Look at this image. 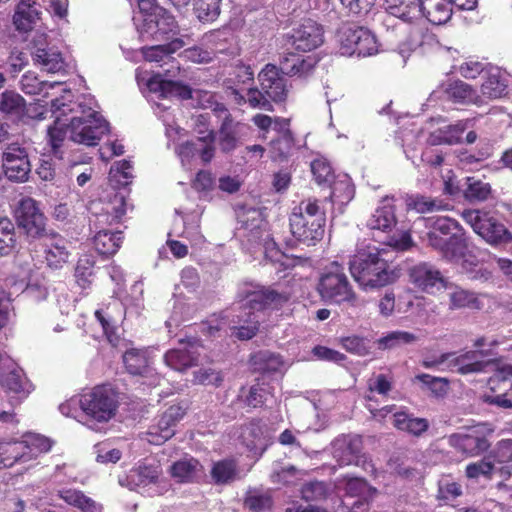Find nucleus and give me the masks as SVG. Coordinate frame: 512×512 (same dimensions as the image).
<instances>
[{"label":"nucleus","instance_id":"10","mask_svg":"<svg viewBox=\"0 0 512 512\" xmlns=\"http://www.w3.org/2000/svg\"><path fill=\"white\" fill-rule=\"evenodd\" d=\"M340 42L345 52L350 55L367 57L378 52V43L375 35L363 26L353 24L343 28Z\"/></svg>","mask_w":512,"mask_h":512},{"label":"nucleus","instance_id":"26","mask_svg":"<svg viewBox=\"0 0 512 512\" xmlns=\"http://www.w3.org/2000/svg\"><path fill=\"white\" fill-rule=\"evenodd\" d=\"M488 458L494 462L499 475L505 480L509 479L512 476V439L498 441Z\"/></svg>","mask_w":512,"mask_h":512},{"label":"nucleus","instance_id":"54","mask_svg":"<svg viewBox=\"0 0 512 512\" xmlns=\"http://www.w3.org/2000/svg\"><path fill=\"white\" fill-rule=\"evenodd\" d=\"M318 61L315 56H302L298 54L296 63L290 69L286 67V75L289 77L306 78L314 72Z\"/></svg>","mask_w":512,"mask_h":512},{"label":"nucleus","instance_id":"16","mask_svg":"<svg viewBox=\"0 0 512 512\" xmlns=\"http://www.w3.org/2000/svg\"><path fill=\"white\" fill-rule=\"evenodd\" d=\"M291 43L298 51L308 52L324 42L323 27L312 19H305L290 36Z\"/></svg>","mask_w":512,"mask_h":512},{"label":"nucleus","instance_id":"3","mask_svg":"<svg viewBox=\"0 0 512 512\" xmlns=\"http://www.w3.org/2000/svg\"><path fill=\"white\" fill-rule=\"evenodd\" d=\"M316 291L328 304L355 306L358 301L344 266L337 261L331 262L323 269L317 281Z\"/></svg>","mask_w":512,"mask_h":512},{"label":"nucleus","instance_id":"61","mask_svg":"<svg viewBox=\"0 0 512 512\" xmlns=\"http://www.w3.org/2000/svg\"><path fill=\"white\" fill-rule=\"evenodd\" d=\"M415 379L426 385L435 396H444L447 393L449 381L446 378L423 373L416 375Z\"/></svg>","mask_w":512,"mask_h":512},{"label":"nucleus","instance_id":"23","mask_svg":"<svg viewBox=\"0 0 512 512\" xmlns=\"http://www.w3.org/2000/svg\"><path fill=\"white\" fill-rule=\"evenodd\" d=\"M1 385L5 391L16 395L19 402L27 398L34 390V385L20 367L13 368L3 374L1 377Z\"/></svg>","mask_w":512,"mask_h":512},{"label":"nucleus","instance_id":"21","mask_svg":"<svg viewBox=\"0 0 512 512\" xmlns=\"http://www.w3.org/2000/svg\"><path fill=\"white\" fill-rule=\"evenodd\" d=\"M430 227L427 233L428 244L434 249L440 247L449 236L456 234L462 230L461 225L454 219L449 217H437L436 219H428Z\"/></svg>","mask_w":512,"mask_h":512},{"label":"nucleus","instance_id":"6","mask_svg":"<svg viewBox=\"0 0 512 512\" xmlns=\"http://www.w3.org/2000/svg\"><path fill=\"white\" fill-rule=\"evenodd\" d=\"M108 132L109 123L91 108L86 116H74L70 120V139L78 144L96 146Z\"/></svg>","mask_w":512,"mask_h":512},{"label":"nucleus","instance_id":"38","mask_svg":"<svg viewBox=\"0 0 512 512\" xmlns=\"http://www.w3.org/2000/svg\"><path fill=\"white\" fill-rule=\"evenodd\" d=\"M52 240L50 244H45L44 259L48 268L59 270L67 262L69 252L63 239L54 236Z\"/></svg>","mask_w":512,"mask_h":512},{"label":"nucleus","instance_id":"5","mask_svg":"<svg viewBox=\"0 0 512 512\" xmlns=\"http://www.w3.org/2000/svg\"><path fill=\"white\" fill-rule=\"evenodd\" d=\"M462 219L471 226L473 231L491 245L512 242V233L490 211L466 209Z\"/></svg>","mask_w":512,"mask_h":512},{"label":"nucleus","instance_id":"11","mask_svg":"<svg viewBox=\"0 0 512 512\" xmlns=\"http://www.w3.org/2000/svg\"><path fill=\"white\" fill-rule=\"evenodd\" d=\"M2 167L8 180L16 183L27 181L31 164L26 149L18 143L9 144L2 155Z\"/></svg>","mask_w":512,"mask_h":512},{"label":"nucleus","instance_id":"48","mask_svg":"<svg viewBox=\"0 0 512 512\" xmlns=\"http://www.w3.org/2000/svg\"><path fill=\"white\" fill-rule=\"evenodd\" d=\"M377 490L370 486L363 478H350L345 484L343 497H351L357 500H371Z\"/></svg>","mask_w":512,"mask_h":512},{"label":"nucleus","instance_id":"19","mask_svg":"<svg viewBox=\"0 0 512 512\" xmlns=\"http://www.w3.org/2000/svg\"><path fill=\"white\" fill-rule=\"evenodd\" d=\"M447 370L461 375L484 371L486 362L479 359L481 353L470 350L461 354L447 352Z\"/></svg>","mask_w":512,"mask_h":512},{"label":"nucleus","instance_id":"13","mask_svg":"<svg viewBox=\"0 0 512 512\" xmlns=\"http://www.w3.org/2000/svg\"><path fill=\"white\" fill-rule=\"evenodd\" d=\"M448 443L458 452L467 457H476L486 452L491 444L483 431L468 429L465 432L453 433L448 437Z\"/></svg>","mask_w":512,"mask_h":512},{"label":"nucleus","instance_id":"55","mask_svg":"<svg viewBox=\"0 0 512 512\" xmlns=\"http://www.w3.org/2000/svg\"><path fill=\"white\" fill-rule=\"evenodd\" d=\"M495 471L497 469L494 462L487 455L479 461L469 463L465 468V475L469 479H478L481 476L491 479Z\"/></svg>","mask_w":512,"mask_h":512},{"label":"nucleus","instance_id":"9","mask_svg":"<svg viewBox=\"0 0 512 512\" xmlns=\"http://www.w3.org/2000/svg\"><path fill=\"white\" fill-rule=\"evenodd\" d=\"M187 408L181 404L169 406L143 434L142 439L152 445H162L175 435L177 424L183 419Z\"/></svg>","mask_w":512,"mask_h":512},{"label":"nucleus","instance_id":"51","mask_svg":"<svg viewBox=\"0 0 512 512\" xmlns=\"http://www.w3.org/2000/svg\"><path fill=\"white\" fill-rule=\"evenodd\" d=\"M492 193L491 185L475 177H467L464 196L469 201H486Z\"/></svg>","mask_w":512,"mask_h":512},{"label":"nucleus","instance_id":"49","mask_svg":"<svg viewBox=\"0 0 512 512\" xmlns=\"http://www.w3.org/2000/svg\"><path fill=\"white\" fill-rule=\"evenodd\" d=\"M32 59L35 64L41 65L44 70L50 73L58 72L63 65L60 53L50 52L44 48H37L33 51Z\"/></svg>","mask_w":512,"mask_h":512},{"label":"nucleus","instance_id":"64","mask_svg":"<svg viewBox=\"0 0 512 512\" xmlns=\"http://www.w3.org/2000/svg\"><path fill=\"white\" fill-rule=\"evenodd\" d=\"M369 501L343 497L337 507V512H368Z\"/></svg>","mask_w":512,"mask_h":512},{"label":"nucleus","instance_id":"40","mask_svg":"<svg viewBox=\"0 0 512 512\" xmlns=\"http://www.w3.org/2000/svg\"><path fill=\"white\" fill-rule=\"evenodd\" d=\"M185 43L180 38H174L170 42L162 45H155L143 48V56L149 62H162L165 59H172L173 53L184 47Z\"/></svg>","mask_w":512,"mask_h":512},{"label":"nucleus","instance_id":"33","mask_svg":"<svg viewBox=\"0 0 512 512\" xmlns=\"http://www.w3.org/2000/svg\"><path fill=\"white\" fill-rule=\"evenodd\" d=\"M39 15L36 2L21 0L13 16V22L17 30L27 32L33 28Z\"/></svg>","mask_w":512,"mask_h":512},{"label":"nucleus","instance_id":"29","mask_svg":"<svg viewBox=\"0 0 512 512\" xmlns=\"http://www.w3.org/2000/svg\"><path fill=\"white\" fill-rule=\"evenodd\" d=\"M122 231L100 230L93 238V245L99 255L110 257L115 255L123 243Z\"/></svg>","mask_w":512,"mask_h":512},{"label":"nucleus","instance_id":"28","mask_svg":"<svg viewBox=\"0 0 512 512\" xmlns=\"http://www.w3.org/2000/svg\"><path fill=\"white\" fill-rule=\"evenodd\" d=\"M270 395H272V388L269 385L256 382L249 388L242 386L236 400L246 407L255 409L263 407Z\"/></svg>","mask_w":512,"mask_h":512},{"label":"nucleus","instance_id":"24","mask_svg":"<svg viewBox=\"0 0 512 512\" xmlns=\"http://www.w3.org/2000/svg\"><path fill=\"white\" fill-rule=\"evenodd\" d=\"M152 92H159L162 98L177 97L187 100L192 98V90L188 85L178 81L162 79L161 75L152 76L147 83Z\"/></svg>","mask_w":512,"mask_h":512},{"label":"nucleus","instance_id":"8","mask_svg":"<svg viewBox=\"0 0 512 512\" xmlns=\"http://www.w3.org/2000/svg\"><path fill=\"white\" fill-rule=\"evenodd\" d=\"M14 217L18 228L28 238L39 239L46 236V217L33 198H22L15 208Z\"/></svg>","mask_w":512,"mask_h":512},{"label":"nucleus","instance_id":"2","mask_svg":"<svg viewBox=\"0 0 512 512\" xmlns=\"http://www.w3.org/2000/svg\"><path fill=\"white\" fill-rule=\"evenodd\" d=\"M354 280L364 287H383L394 280L393 271L381 251H359L349 261Z\"/></svg>","mask_w":512,"mask_h":512},{"label":"nucleus","instance_id":"15","mask_svg":"<svg viewBox=\"0 0 512 512\" xmlns=\"http://www.w3.org/2000/svg\"><path fill=\"white\" fill-rule=\"evenodd\" d=\"M275 64L268 63L258 74L260 87L265 95L275 103L285 102L288 86L285 77Z\"/></svg>","mask_w":512,"mask_h":512},{"label":"nucleus","instance_id":"60","mask_svg":"<svg viewBox=\"0 0 512 512\" xmlns=\"http://www.w3.org/2000/svg\"><path fill=\"white\" fill-rule=\"evenodd\" d=\"M327 494V486L322 481H310L301 488V497L307 502L324 500Z\"/></svg>","mask_w":512,"mask_h":512},{"label":"nucleus","instance_id":"31","mask_svg":"<svg viewBox=\"0 0 512 512\" xmlns=\"http://www.w3.org/2000/svg\"><path fill=\"white\" fill-rule=\"evenodd\" d=\"M434 249L446 260L458 262L465 256L468 249L467 238L465 237L463 229L449 236V239L445 240L440 247H435Z\"/></svg>","mask_w":512,"mask_h":512},{"label":"nucleus","instance_id":"35","mask_svg":"<svg viewBox=\"0 0 512 512\" xmlns=\"http://www.w3.org/2000/svg\"><path fill=\"white\" fill-rule=\"evenodd\" d=\"M420 0H388L389 12L405 22H413L421 18Z\"/></svg>","mask_w":512,"mask_h":512},{"label":"nucleus","instance_id":"30","mask_svg":"<svg viewBox=\"0 0 512 512\" xmlns=\"http://www.w3.org/2000/svg\"><path fill=\"white\" fill-rule=\"evenodd\" d=\"M70 132V123L66 124L59 117L47 129L46 140L55 158L63 159L64 145Z\"/></svg>","mask_w":512,"mask_h":512},{"label":"nucleus","instance_id":"14","mask_svg":"<svg viewBox=\"0 0 512 512\" xmlns=\"http://www.w3.org/2000/svg\"><path fill=\"white\" fill-rule=\"evenodd\" d=\"M409 282L419 291L433 294L444 285L441 271L429 262H420L408 269Z\"/></svg>","mask_w":512,"mask_h":512},{"label":"nucleus","instance_id":"63","mask_svg":"<svg viewBox=\"0 0 512 512\" xmlns=\"http://www.w3.org/2000/svg\"><path fill=\"white\" fill-rule=\"evenodd\" d=\"M343 348L350 353L365 356L369 353V347L366 340L359 336H348L341 339Z\"/></svg>","mask_w":512,"mask_h":512},{"label":"nucleus","instance_id":"4","mask_svg":"<svg viewBox=\"0 0 512 512\" xmlns=\"http://www.w3.org/2000/svg\"><path fill=\"white\" fill-rule=\"evenodd\" d=\"M79 405L87 417L105 423L116 415L119 394L110 384L96 385L80 395Z\"/></svg>","mask_w":512,"mask_h":512},{"label":"nucleus","instance_id":"44","mask_svg":"<svg viewBox=\"0 0 512 512\" xmlns=\"http://www.w3.org/2000/svg\"><path fill=\"white\" fill-rule=\"evenodd\" d=\"M273 497L270 490H249L244 498V506L252 512H266L273 507Z\"/></svg>","mask_w":512,"mask_h":512},{"label":"nucleus","instance_id":"43","mask_svg":"<svg viewBox=\"0 0 512 512\" xmlns=\"http://www.w3.org/2000/svg\"><path fill=\"white\" fill-rule=\"evenodd\" d=\"M395 225V209L388 204L377 208L367 221L369 229L383 232L391 230Z\"/></svg>","mask_w":512,"mask_h":512},{"label":"nucleus","instance_id":"20","mask_svg":"<svg viewBox=\"0 0 512 512\" xmlns=\"http://www.w3.org/2000/svg\"><path fill=\"white\" fill-rule=\"evenodd\" d=\"M448 297L450 310L480 311L484 308V298L488 295L456 286L448 293Z\"/></svg>","mask_w":512,"mask_h":512},{"label":"nucleus","instance_id":"47","mask_svg":"<svg viewBox=\"0 0 512 512\" xmlns=\"http://www.w3.org/2000/svg\"><path fill=\"white\" fill-rule=\"evenodd\" d=\"M123 362L127 372L132 375H144L149 367L146 352L138 349L126 351L123 355Z\"/></svg>","mask_w":512,"mask_h":512},{"label":"nucleus","instance_id":"34","mask_svg":"<svg viewBox=\"0 0 512 512\" xmlns=\"http://www.w3.org/2000/svg\"><path fill=\"white\" fill-rule=\"evenodd\" d=\"M25 110L26 101L19 93L6 90L0 94V113L7 118L21 119Z\"/></svg>","mask_w":512,"mask_h":512},{"label":"nucleus","instance_id":"42","mask_svg":"<svg viewBox=\"0 0 512 512\" xmlns=\"http://www.w3.org/2000/svg\"><path fill=\"white\" fill-rule=\"evenodd\" d=\"M247 307L244 308V315L242 313L236 315L237 320H233L234 323L239 324V326H233L234 330L233 335L239 340H250L252 339L259 330V321L256 319V316L253 312L246 311Z\"/></svg>","mask_w":512,"mask_h":512},{"label":"nucleus","instance_id":"36","mask_svg":"<svg viewBox=\"0 0 512 512\" xmlns=\"http://www.w3.org/2000/svg\"><path fill=\"white\" fill-rule=\"evenodd\" d=\"M203 469V466L194 457L183 458L174 462L169 469L170 475L178 479L179 482L189 483L193 482L198 472Z\"/></svg>","mask_w":512,"mask_h":512},{"label":"nucleus","instance_id":"56","mask_svg":"<svg viewBox=\"0 0 512 512\" xmlns=\"http://www.w3.org/2000/svg\"><path fill=\"white\" fill-rule=\"evenodd\" d=\"M417 336L407 331H392L379 339V347L383 349H392L402 345L414 343Z\"/></svg>","mask_w":512,"mask_h":512},{"label":"nucleus","instance_id":"50","mask_svg":"<svg viewBox=\"0 0 512 512\" xmlns=\"http://www.w3.org/2000/svg\"><path fill=\"white\" fill-rule=\"evenodd\" d=\"M407 210H414L417 213H428L438 211L444 208L441 200L426 197L424 195H411L406 199Z\"/></svg>","mask_w":512,"mask_h":512},{"label":"nucleus","instance_id":"1","mask_svg":"<svg viewBox=\"0 0 512 512\" xmlns=\"http://www.w3.org/2000/svg\"><path fill=\"white\" fill-rule=\"evenodd\" d=\"M292 236L308 247L317 245L324 237L326 226L325 211L317 199L302 200L289 216Z\"/></svg>","mask_w":512,"mask_h":512},{"label":"nucleus","instance_id":"12","mask_svg":"<svg viewBox=\"0 0 512 512\" xmlns=\"http://www.w3.org/2000/svg\"><path fill=\"white\" fill-rule=\"evenodd\" d=\"M239 297L241 301H246L250 311H262L268 308L279 309L289 301L290 294L279 292L270 286H259L255 290H244Z\"/></svg>","mask_w":512,"mask_h":512},{"label":"nucleus","instance_id":"58","mask_svg":"<svg viewBox=\"0 0 512 512\" xmlns=\"http://www.w3.org/2000/svg\"><path fill=\"white\" fill-rule=\"evenodd\" d=\"M215 141L214 138L211 136L207 139L206 142H201L203 144V147L199 150L196 149V144L193 141H187L184 144H182L181 149L183 153H194L197 151L201 161L204 164H208L212 161V159L215 156Z\"/></svg>","mask_w":512,"mask_h":512},{"label":"nucleus","instance_id":"18","mask_svg":"<svg viewBox=\"0 0 512 512\" xmlns=\"http://www.w3.org/2000/svg\"><path fill=\"white\" fill-rule=\"evenodd\" d=\"M444 97L456 105L481 107L485 100L472 85L460 80H448L442 85Z\"/></svg>","mask_w":512,"mask_h":512},{"label":"nucleus","instance_id":"53","mask_svg":"<svg viewBox=\"0 0 512 512\" xmlns=\"http://www.w3.org/2000/svg\"><path fill=\"white\" fill-rule=\"evenodd\" d=\"M295 141L293 135L277 136L269 143L270 157L273 161H282L287 159L294 147Z\"/></svg>","mask_w":512,"mask_h":512},{"label":"nucleus","instance_id":"17","mask_svg":"<svg viewBox=\"0 0 512 512\" xmlns=\"http://www.w3.org/2000/svg\"><path fill=\"white\" fill-rule=\"evenodd\" d=\"M249 127L239 121H235L231 114H227L218 129L216 139L220 151L224 154L234 152L242 143L245 130Z\"/></svg>","mask_w":512,"mask_h":512},{"label":"nucleus","instance_id":"46","mask_svg":"<svg viewBox=\"0 0 512 512\" xmlns=\"http://www.w3.org/2000/svg\"><path fill=\"white\" fill-rule=\"evenodd\" d=\"M222 0H194L193 11L202 23H212L221 13Z\"/></svg>","mask_w":512,"mask_h":512},{"label":"nucleus","instance_id":"7","mask_svg":"<svg viewBox=\"0 0 512 512\" xmlns=\"http://www.w3.org/2000/svg\"><path fill=\"white\" fill-rule=\"evenodd\" d=\"M333 458L339 466H360L366 471H373L371 460L363 452V440L359 435H341L332 443Z\"/></svg>","mask_w":512,"mask_h":512},{"label":"nucleus","instance_id":"57","mask_svg":"<svg viewBox=\"0 0 512 512\" xmlns=\"http://www.w3.org/2000/svg\"><path fill=\"white\" fill-rule=\"evenodd\" d=\"M195 384L220 387L224 381V375L220 370L213 368H200L193 374Z\"/></svg>","mask_w":512,"mask_h":512},{"label":"nucleus","instance_id":"37","mask_svg":"<svg viewBox=\"0 0 512 512\" xmlns=\"http://www.w3.org/2000/svg\"><path fill=\"white\" fill-rule=\"evenodd\" d=\"M58 496L66 504L79 509L81 512H101V506L80 490L63 489L59 491Z\"/></svg>","mask_w":512,"mask_h":512},{"label":"nucleus","instance_id":"52","mask_svg":"<svg viewBox=\"0 0 512 512\" xmlns=\"http://www.w3.org/2000/svg\"><path fill=\"white\" fill-rule=\"evenodd\" d=\"M16 246V233L13 222L7 218H0V256H6Z\"/></svg>","mask_w":512,"mask_h":512},{"label":"nucleus","instance_id":"41","mask_svg":"<svg viewBox=\"0 0 512 512\" xmlns=\"http://www.w3.org/2000/svg\"><path fill=\"white\" fill-rule=\"evenodd\" d=\"M238 465L235 459L227 458L213 463L210 475L216 485L229 484L235 480Z\"/></svg>","mask_w":512,"mask_h":512},{"label":"nucleus","instance_id":"59","mask_svg":"<svg viewBox=\"0 0 512 512\" xmlns=\"http://www.w3.org/2000/svg\"><path fill=\"white\" fill-rule=\"evenodd\" d=\"M94 262L90 261L87 257L80 258L75 267L76 283L82 289H87L92 283L94 275Z\"/></svg>","mask_w":512,"mask_h":512},{"label":"nucleus","instance_id":"25","mask_svg":"<svg viewBox=\"0 0 512 512\" xmlns=\"http://www.w3.org/2000/svg\"><path fill=\"white\" fill-rule=\"evenodd\" d=\"M490 392L484 395V402L501 408H512V399L510 391H512V381L505 377L491 378L489 380Z\"/></svg>","mask_w":512,"mask_h":512},{"label":"nucleus","instance_id":"22","mask_svg":"<svg viewBox=\"0 0 512 512\" xmlns=\"http://www.w3.org/2000/svg\"><path fill=\"white\" fill-rule=\"evenodd\" d=\"M508 93V80L498 67L486 69L481 84V96L489 100L500 99Z\"/></svg>","mask_w":512,"mask_h":512},{"label":"nucleus","instance_id":"45","mask_svg":"<svg viewBox=\"0 0 512 512\" xmlns=\"http://www.w3.org/2000/svg\"><path fill=\"white\" fill-rule=\"evenodd\" d=\"M145 22H147V24L154 23L156 27L154 33L166 38L175 36L179 31L175 17L164 8L159 10L154 18L149 20L145 19Z\"/></svg>","mask_w":512,"mask_h":512},{"label":"nucleus","instance_id":"32","mask_svg":"<svg viewBox=\"0 0 512 512\" xmlns=\"http://www.w3.org/2000/svg\"><path fill=\"white\" fill-rule=\"evenodd\" d=\"M393 426L399 431L419 437L429 429V422L426 418L400 411L393 414Z\"/></svg>","mask_w":512,"mask_h":512},{"label":"nucleus","instance_id":"62","mask_svg":"<svg viewBox=\"0 0 512 512\" xmlns=\"http://www.w3.org/2000/svg\"><path fill=\"white\" fill-rule=\"evenodd\" d=\"M311 172L318 184L329 183L334 177L332 167L323 159H315L312 161Z\"/></svg>","mask_w":512,"mask_h":512},{"label":"nucleus","instance_id":"27","mask_svg":"<svg viewBox=\"0 0 512 512\" xmlns=\"http://www.w3.org/2000/svg\"><path fill=\"white\" fill-rule=\"evenodd\" d=\"M199 353L193 346L174 348L164 355L165 363L176 371H185L197 365Z\"/></svg>","mask_w":512,"mask_h":512},{"label":"nucleus","instance_id":"39","mask_svg":"<svg viewBox=\"0 0 512 512\" xmlns=\"http://www.w3.org/2000/svg\"><path fill=\"white\" fill-rule=\"evenodd\" d=\"M452 6L449 0H437L422 6L421 18L425 17L433 25H442L450 20Z\"/></svg>","mask_w":512,"mask_h":512}]
</instances>
